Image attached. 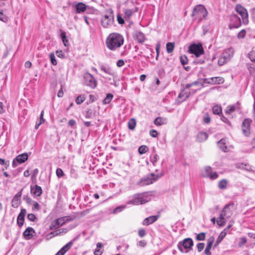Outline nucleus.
Instances as JSON below:
<instances>
[{
	"label": "nucleus",
	"mask_w": 255,
	"mask_h": 255,
	"mask_svg": "<svg viewBox=\"0 0 255 255\" xmlns=\"http://www.w3.org/2000/svg\"><path fill=\"white\" fill-rule=\"evenodd\" d=\"M174 48V43L168 42L166 44V50L168 53H171Z\"/></svg>",
	"instance_id": "obj_37"
},
{
	"label": "nucleus",
	"mask_w": 255,
	"mask_h": 255,
	"mask_svg": "<svg viewBox=\"0 0 255 255\" xmlns=\"http://www.w3.org/2000/svg\"><path fill=\"white\" fill-rule=\"evenodd\" d=\"M33 209L39 210L40 209V205L37 202H34L33 205Z\"/></svg>",
	"instance_id": "obj_62"
},
{
	"label": "nucleus",
	"mask_w": 255,
	"mask_h": 255,
	"mask_svg": "<svg viewBox=\"0 0 255 255\" xmlns=\"http://www.w3.org/2000/svg\"><path fill=\"white\" fill-rule=\"evenodd\" d=\"M214 238L213 237H211L210 238L208 239L207 241V245L206 246V248L205 250V254L206 255H211V253L210 252V250L211 249L212 244L214 242Z\"/></svg>",
	"instance_id": "obj_22"
},
{
	"label": "nucleus",
	"mask_w": 255,
	"mask_h": 255,
	"mask_svg": "<svg viewBox=\"0 0 255 255\" xmlns=\"http://www.w3.org/2000/svg\"><path fill=\"white\" fill-rule=\"evenodd\" d=\"M35 233L34 229L31 227H28L23 233V236L26 240H29L33 237V234Z\"/></svg>",
	"instance_id": "obj_21"
},
{
	"label": "nucleus",
	"mask_w": 255,
	"mask_h": 255,
	"mask_svg": "<svg viewBox=\"0 0 255 255\" xmlns=\"http://www.w3.org/2000/svg\"><path fill=\"white\" fill-rule=\"evenodd\" d=\"M49 56H50V61H51L52 64L53 65H56L57 63V61L56 60L54 54L53 53H51L50 54Z\"/></svg>",
	"instance_id": "obj_42"
},
{
	"label": "nucleus",
	"mask_w": 255,
	"mask_h": 255,
	"mask_svg": "<svg viewBox=\"0 0 255 255\" xmlns=\"http://www.w3.org/2000/svg\"><path fill=\"white\" fill-rule=\"evenodd\" d=\"M235 110H236V107L235 106H228L227 108L225 113L227 114H230L231 113H232V112L235 111Z\"/></svg>",
	"instance_id": "obj_41"
},
{
	"label": "nucleus",
	"mask_w": 255,
	"mask_h": 255,
	"mask_svg": "<svg viewBox=\"0 0 255 255\" xmlns=\"http://www.w3.org/2000/svg\"><path fill=\"white\" fill-rule=\"evenodd\" d=\"M212 111L214 114L219 115L222 113L221 107L218 105L215 106L212 108Z\"/></svg>",
	"instance_id": "obj_36"
},
{
	"label": "nucleus",
	"mask_w": 255,
	"mask_h": 255,
	"mask_svg": "<svg viewBox=\"0 0 255 255\" xmlns=\"http://www.w3.org/2000/svg\"><path fill=\"white\" fill-rule=\"evenodd\" d=\"M203 121L205 123L208 124L210 122V118L209 117L208 115H207L206 117L204 118Z\"/></svg>",
	"instance_id": "obj_63"
},
{
	"label": "nucleus",
	"mask_w": 255,
	"mask_h": 255,
	"mask_svg": "<svg viewBox=\"0 0 255 255\" xmlns=\"http://www.w3.org/2000/svg\"><path fill=\"white\" fill-rule=\"evenodd\" d=\"M149 134L152 137H155L157 136L158 133H157V132L155 130L152 129V130H150Z\"/></svg>",
	"instance_id": "obj_56"
},
{
	"label": "nucleus",
	"mask_w": 255,
	"mask_h": 255,
	"mask_svg": "<svg viewBox=\"0 0 255 255\" xmlns=\"http://www.w3.org/2000/svg\"><path fill=\"white\" fill-rule=\"evenodd\" d=\"M159 217V215H153L146 218L142 221V225L144 226H148L155 222Z\"/></svg>",
	"instance_id": "obj_18"
},
{
	"label": "nucleus",
	"mask_w": 255,
	"mask_h": 255,
	"mask_svg": "<svg viewBox=\"0 0 255 255\" xmlns=\"http://www.w3.org/2000/svg\"><path fill=\"white\" fill-rule=\"evenodd\" d=\"M114 21V16L112 9L106 11V14L101 19V23L103 27L107 28L112 25Z\"/></svg>",
	"instance_id": "obj_5"
},
{
	"label": "nucleus",
	"mask_w": 255,
	"mask_h": 255,
	"mask_svg": "<svg viewBox=\"0 0 255 255\" xmlns=\"http://www.w3.org/2000/svg\"><path fill=\"white\" fill-rule=\"evenodd\" d=\"M235 9L242 17L243 23L245 24H248L249 22V19L248 13L247 9L241 4H237L236 6Z\"/></svg>",
	"instance_id": "obj_8"
},
{
	"label": "nucleus",
	"mask_w": 255,
	"mask_h": 255,
	"mask_svg": "<svg viewBox=\"0 0 255 255\" xmlns=\"http://www.w3.org/2000/svg\"><path fill=\"white\" fill-rule=\"evenodd\" d=\"M246 34V31L245 29H242L240 32H239L237 37L239 39H242L245 37Z\"/></svg>",
	"instance_id": "obj_51"
},
{
	"label": "nucleus",
	"mask_w": 255,
	"mask_h": 255,
	"mask_svg": "<svg viewBox=\"0 0 255 255\" xmlns=\"http://www.w3.org/2000/svg\"><path fill=\"white\" fill-rule=\"evenodd\" d=\"M125 64V62L123 60L120 59L117 62V66L119 67L123 66Z\"/></svg>",
	"instance_id": "obj_61"
},
{
	"label": "nucleus",
	"mask_w": 255,
	"mask_h": 255,
	"mask_svg": "<svg viewBox=\"0 0 255 255\" xmlns=\"http://www.w3.org/2000/svg\"><path fill=\"white\" fill-rule=\"evenodd\" d=\"M117 20H118V22L120 24H122L124 23V20L120 15H118V16H117Z\"/></svg>",
	"instance_id": "obj_64"
},
{
	"label": "nucleus",
	"mask_w": 255,
	"mask_h": 255,
	"mask_svg": "<svg viewBox=\"0 0 255 255\" xmlns=\"http://www.w3.org/2000/svg\"><path fill=\"white\" fill-rule=\"evenodd\" d=\"M234 53L232 48H228L225 50L218 60V64L220 66H222L227 63L233 56Z\"/></svg>",
	"instance_id": "obj_6"
},
{
	"label": "nucleus",
	"mask_w": 255,
	"mask_h": 255,
	"mask_svg": "<svg viewBox=\"0 0 255 255\" xmlns=\"http://www.w3.org/2000/svg\"><path fill=\"white\" fill-rule=\"evenodd\" d=\"M208 14V12L203 5L199 4L196 5L192 12V15L197 19L199 21H201L203 19H206Z\"/></svg>",
	"instance_id": "obj_4"
},
{
	"label": "nucleus",
	"mask_w": 255,
	"mask_h": 255,
	"mask_svg": "<svg viewBox=\"0 0 255 255\" xmlns=\"http://www.w3.org/2000/svg\"><path fill=\"white\" fill-rule=\"evenodd\" d=\"M138 150L140 154H142L148 151V147L146 145H143L139 147Z\"/></svg>",
	"instance_id": "obj_32"
},
{
	"label": "nucleus",
	"mask_w": 255,
	"mask_h": 255,
	"mask_svg": "<svg viewBox=\"0 0 255 255\" xmlns=\"http://www.w3.org/2000/svg\"><path fill=\"white\" fill-rule=\"evenodd\" d=\"M234 205L233 203L228 204L222 210L220 217L217 220V223L219 226H224L227 220L231 217L233 214L232 209Z\"/></svg>",
	"instance_id": "obj_2"
},
{
	"label": "nucleus",
	"mask_w": 255,
	"mask_h": 255,
	"mask_svg": "<svg viewBox=\"0 0 255 255\" xmlns=\"http://www.w3.org/2000/svg\"><path fill=\"white\" fill-rule=\"evenodd\" d=\"M133 37L138 43H143L145 40V37L143 33L140 31H135L133 34Z\"/></svg>",
	"instance_id": "obj_20"
},
{
	"label": "nucleus",
	"mask_w": 255,
	"mask_h": 255,
	"mask_svg": "<svg viewBox=\"0 0 255 255\" xmlns=\"http://www.w3.org/2000/svg\"><path fill=\"white\" fill-rule=\"evenodd\" d=\"M190 93V92L187 91L186 89L182 91L178 97V99L182 98V100L180 102H182L187 99L189 97Z\"/></svg>",
	"instance_id": "obj_23"
},
{
	"label": "nucleus",
	"mask_w": 255,
	"mask_h": 255,
	"mask_svg": "<svg viewBox=\"0 0 255 255\" xmlns=\"http://www.w3.org/2000/svg\"><path fill=\"white\" fill-rule=\"evenodd\" d=\"M241 25V20L236 14H232L230 16V23L229 28H238Z\"/></svg>",
	"instance_id": "obj_13"
},
{
	"label": "nucleus",
	"mask_w": 255,
	"mask_h": 255,
	"mask_svg": "<svg viewBox=\"0 0 255 255\" xmlns=\"http://www.w3.org/2000/svg\"><path fill=\"white\" fill-rule=\"evenodd\" d=\"M251 13L253 21L255 22V8L251 9Z\"/></svg>",
	"instance_id": "obj_60"
},
{
	"label": "nucleus",
	"mask_w": 255,
	"mask_h": 255,
	"mask_svg": "<svg viewBox=\"0 0 255 255\" xmlns=\"http://www.w3.org/2000/svg\"><path fill=\"white\" fill-rule=\"evenodd\" d=\"M70 220V218L66 217L58 218L51 223L50 226V229L52 230H56L64 225L67 221Z\"/></svg>",
	"instance_id": "obj_9"
},
{
	"label": "nucleus",
	"mask_w": 255,
	"mask_h": 255,
	"mask_svg": "<svg viewBox=\"0 0 255 255\" xmlns=\"http://www.w3.org/2000/svg\"><path fill=\"white\" fill-rule=\"evenodd\" d=\"M193 245V241L191 238L185 239L182 242L179 243L178 245V249L181 252H183V248L188 249L190 248Z\"/></svg>",
	"instance_id": "obj_15"
},
{
	"label": "nucleus",
	"mask_w": 255,
	"mask_h": 255,
	"mask_svg": "<svg viewBox=\"0 0 255 255\" xmlns=\"http://www.w3.org/2000/svg\"><path fill=\"white\" fill-rule=\"evenodd\" d=\"M188 51L190 53L194 55L196 57L200 56L204 53L202 45L200 43L190 45L189 47Z\"/></svg>",
	"instance_id": "obj_7"
},
{
	"label": "nucleus",
	"mask_w": 255,
	"mask_h": 255,
	"mask_svg": "<svg viewBox=\"0 0 255 255\" xmlns=\"http://www.w3.org/2000/svg\"><path fill=\"white\" fill-rule=\"evenodd\" d=\"M125 208H126V206H124V205L117 207L114 210L113 213L114 214H117L118 213H119V212H121L122 211H123Z\"/></svg>",
	"instance_id": "obj_44"
},
{
	"label": "nucleus",
	"mask_w": 255,
	"mask_h": 255,
	"mask_svg": "<svg viewBox=\"0 0 255 255\" xmlns=\"http://www.w3.org/2000/svg\"><path fill=\"white\" fill-rule=\"evenodd\" d=\"M113 98V95L111 93L107 94L106 98L103 101V104H108L110 103Z\"/></svg>",
	"instance_id": "obj_31"
},
{
	"label": "nucleus",
	"mask_w": 255,
	"mask_h": 255,
	"mask_svg": "<svg viewBox=\"0 0 255 255\" xmlns=\"http://www.w3.org/2000/svg\"><path fill=\"white\" fill-rule=\"evenodd\" d=\"M204 246L205 245L203 243H198L197 246L198 251L199 252L202 251L204 248Z\"/></svg>",
	"instance_id": "obj_54"
},
{
	"label": "nucleus",
	"mask_w": 255,
	"mask_h": 255,
	"mask_svg": "<svg viewBox=\"0 0 255 255\" xmlns=\"http://www.w3.org/2000/svg\"><path fill=\"white\" fill-rule=\"evenodd\" d=\"M252 121L249 119H246L242 123V129L243 134L247 136L250 135V126Z\"/></svg>",
	"instance_id": "obj_12"
},
{
	"label": "nucleus",
	"mask_w": 255,
	"mask_h": 255,
	"mask_svg": "<svg viewBox=\"0 0 255 255\" xmlns=\"http://www.w3.org/2000/svg\"><path fill=\"white\" fill-rule=\"evenodd\" d=\"M18 197L17 195H15L12 200V206L16 208L18 206Z\"/></svg>",
	"instance_id": "obj_39"
},
{
	"label": "nucleus",
	"mask_w": 255,
	"mask_h": 255,
	"mask_svg": "<svg viewBox=\"0 0 255 255\" xmlns=\"http://www.w3.org/2000/svg\"><path fill=\"white\" fill-rule=\"evenodd\" d=\"M28 157L27 153H24L18 155L12 160V166L13 167H16L18 164H22L26 161Z\"/></svg>",
	"instance_id": "obj_10"
},
{
	"label": "nucleus",
	"mask_w": 255,
	"mask_h": 255,
	"mask_svg": "<svg viewBox=\"0 0 255 255\" xmlns=\"http://www.w3.org/2000/svg\"><path fill=\"white\" fill-rule=\"evenodd\" d=\"M248 57L252 62L255 63V50H252L249 53Z\"/></svg>",
	"instance_id": "obj_40"
},
{
	"label": "nucleus",
	"mask_w": 255,
	"mask_h": 255,
	"mask_svg": "<svg viewBox=\"0 0 255 255\" xmlns=\"http://www.w3.org/2000/svg\"><path fill=\"white\" fill-rule=\"evenodd\" d=\"M247 242V239L245 237H243L240 238V242H239L238 245L239 247H241L244 245H245Z\"/></svg>",
	"instance_id": "obj_53"
},
{
	"label": "nucleus",
	"mask_w": 255,
	"mask_h": 255,
	"mask_svg": "<svg viewBox=\"0 0 255 255\" xmlns=\"http://www.w3.org/2000/svg\"><path fill=\"white\" fill-rule=\"evenodd\" d=\"M227 234V229H225L219 235L218 238L217 239L216 244L214 247H216L222 241Z\"/></svg>",
	"instance_id": "obj_28"
},
{
	"label": "nucleus",
	"mask_w": 255,
	"mask_h": 255,
	"mask_svg": "<svg viewBox=\"0 0 255 255\" xmlns=\"http://www.w3.org/2000/svg\"><path fill=\"white\" fill-rule=\"evenodd\" d=\"M159 176H147L141 179L138 182V184L141 186L149 185L157 181Z\"/></svg>",
	"instance_id": "obj_16"
},
{
	"label": "nucleus",
	"mask_w": 255,
	"mask_h": 255,
	"mask_svg": "<svg viewBox=\"0 0 255 255\" xmlns=\"http://www.w3.org/2000/svg\"><path fill=\"white\" fill-rule=\"evenodd\" d=\"M124 12L127 17H130L133 12V11L130 9H125Z\"/></svg>",
	"instance_id": "obj_43"
},
{
	"label": "nucleus",
	"mask_w": 255,
	"mask_h": 255,
	"mask_svg": "<svg viewBox=\"0 0 255 255\" xmlns=\"http://www.w3.org/2000/svg\"><path fill=\"white\" fill-rule=\"evenodd\" d=\"M85 99L84 96L80 95L76 98L75 101L77 104H81L85 101Z\"/></svg>",
	"instance_id": "obj_50"
},
{
	"label": "nucleus",
	"mask_w": 255,
	"mask_h": 255,
	"mask_svg": "<svg viewBox=\"0 0 255 255\" xmlns=\"http://www.w3.org/2000/svg\"><path fill=\"white\" fill-rule=\"evenodd\" d=\"M85 83L86 85L94 88L96 86V81L94 77L89 73H86L84 75Z\"/></svg>",
	"instance_id": "obj_11"
},
{
	"label": "nucleus",
	"mask_w": 255,
	"mask_h": 255,
	"mask_svg": "<svg viewBox=\"0 0 255 255\" xmlns=\"http://www.w3.org/2000/svg\"><path fill=\"white\" fill-rule=\"evenodd\" d=\"M27 219L30 221L34 222L36 219V217L34 214L30 213L27 215Z\"/></svg>",
	"instance_id": "obj_52"
},
{
	"label": "nucleus",
	"mask_w": 255,
	"mask_h": 255,
	"mask_svg": "<svg viewBox=\"0 0 255 255\" xmlns=\"http://www.w3.org/2000/svg\"><path fill=\"white\" fill-rule=\"evenodd\" d=\"M68 232V230L66 228H62L55 231L52 232L50 234L53 237L61 235L66 234Z\"/></svg>",
	"instance_id": "obj_27"
},
{
	"label": "nucleus",
	"mask_w": 255,
	"mask_h": 255,
	"mask_svg": "<svg viewBox=\"0 0 255 255\" xmlns=\"http://www.w3.org/2000/svg\"><path fill=\"white\" fill-rule=\"evenodd\" d=\"M39 173V170L37 168H30L31 175H36Z\"/></svg>",
	"instance_id": "obj_55"
},
{
	"label": "nucleus",
	"mask_w": 255,
	"mask_h": 255,
	"mask_svg": "<svg viewBox=\"0 0 255 255\" xmlns=\"http://www.w3.org/2000/svg\"><path fill=\"white\" fill-rule=\"evenodd\" d=\"M101 70L104 72L105 73L110 75H114V72L110 67H105L104 66H102L100 67Z\"/></svg>",
	"instance_id": "obj_30"
},
{
	"label": "nucleus",
	"mask_w": 255,
	"mask_h": 255,
	"mask_svg": "<svg viewBox=\"0 0 255 255\" xmlns=\"http://www.w3.org/2000/svg\"><path fill=\"white\" fill-rule=\"evenodd\" d=\"M26 213L25 209H22L17 218V224L19 227H21L24 223V218Z\"/></svg>",
	"instance_id": "obj_17"
},
{
	"label": "nucleus",
	"mask_w": 255,
	"mask_h": 255,
	"mask_svg": "<svg viewBox=\"0 0 255 255\" xmlns=\"http://www.w3.org/2000/svg\"><path fill=\"white\" fill-rule=\"evenodd\" d=\"M217 143L218 147L223 151L228 152L229 151V148L226 145L225 139H221Z\"/></svg>",
	"instance_id": "obj_24"
},
{
	"label": "nucleus",
	"mask_w": 255,
	"mask_h": 255,
	"mask_svg": "<svg viewBox=\"0 0 255 255\" xmlns=\"http://www.w3.org/2000/svg\"><path fill=\"white\" fill-rule=\"evenodd\" d=\"M228 181L226 179L221 180L219 183V188L221 189H225L227 187Z\"/></svg>",
	"instance_id": "obj_34"
},
{
	"label": "nucleus",
	"mask_w": 255,
	"mask_h": 255,
	"mask_svg": "<svg viewBox=\"0 0 255 255\" xmlns=\"http://www.w3.org/2000/svg\"><path fill=\"white\" fill-rule=\"evenodd\" d=\"M123 36L118 33H111L107 38L106 44L108 49L115 51L121 47L124 44Z\"/></svg>",
	"instance_id": "obj_1"
},
{
	"label": "nucleus",
	"mask_w": 255,
	"mask_h": 255,
	"mask_svg": "<svg viewBox=\"0 0 255 255\" xmlns=\"http://www.w3.org/2000/svg\"><path fill=\"white\" fill-rule=\"evenodd\" d=\"M224 82V79L220 77H212L209 79L205 78L203 79V82L201 84L202 86H204L205 83L210 84H219Z\"/></svg>",
	"instance_id": "obj_14"
},
{
	"label": "nucleus",
	"mask_w": 255,
	"mask_h": 255,
	"mask_svg": "<svg viewBox=\"0 0 255 255\" xmlns=\"http://www.w3.org/2000/svg\"><path fill=\"white\" fill-rule=\"evenodd\" d=\"M136 126V121L134 119H131L128 123V127L129 129L133 130Z\"/></svg>",
	"instance_id": "obj_35"
},
{
	"label": "nucleus",
	"mask_w": 255,
	"mask_h": 255,
	"mask_svg": "<svg viewBox=\"0 0 255 255\" xmlns=\"http://www.w3.org/2000/svg\"><path fill=\"white\" fill-rule=\"evenodd\" d=\"M199 84V82L198 81H195L192 83H190V84H187L186 86H185V88L186 89H188L190 87H191V86H193V85H198Z\"/></svg>",
	"instance_id": "obj_58"
},
{
	"label": "nucleus",
	"mask_w": 255,
	"mask_h": 255,
	"mask_svg": "<svg viewBox=\"0 0 255 255\" xmlns=\"http://www.w3.org/2000/svg\"><path fill=\"white\" fill-rule=\"evenodd\" d=\"M159 159V156L157 154H154L151 157L150 160L151 162L154 165Z\"/></svg>",
	"instance_id": "obj_48"
},
{
	"label": "nucleus",
	"mask_w": 255,
	"mask_h": 255,
	"mask_svg": "<svg viewBox=\"0 0 255 255\" xmlns=\"http://www.w3.org/2000/svg\"><path fill=\"white\" fill-rule=\"evenodd\" d=\"M154 123L156 126H161L166 123V119L158 117L154 120Z\"/></svg>",
	"instance_id": "obj_29"
},
{
	"label": "nucleus",
	"mask_w": 255,
	"mask_h": 255,
	"mask_svg": "<svg viewBox=\"0 0 255 255\" xmlns=\"http://www.w3.org/2000/svg\"><path fill=\"white\" fill-rule=\"evenodd\" d=\"M0 164L4 165L5 168H7L9 165V161H5L4 159L0 158Z\"/></svg>",
	"instance_id": "obj_49"
},
{
	"label": "nucleus",
	"mask_w": 255,
	"mask_h": 255,
	"mask_svg": "<svg viewBox=\"0 0 255 255\" xmlns=\"http://www.w3.org/2000/svg\"><path fill=\"white\" fill-rule=\"evenodd\" d=\"M44 111H42L40 115V121L39 124L41 125L44 122V119H43Z\"/></svg>",
	"instance_id": "obj_57"
},
{
	"label": "nucleus",
	"mask_w": 255,
	"mask_h": 255,
	"mask_svg": "<svg viewBox=\"0 0 255 255\" xmlns=\"http://www.w3.org/2000/svg\"><path fill=\"white\" fill-rule=\"evenodd\" d=\"M138 235L140 237H143L145 235V231L143 229H140L138 231Z\"/></svg>",
	"instance_id": "obj_59"
},
{
	"label": "nucleus",
	"mask_w": 255,
	"mask_h": 255,
	"mask_svg": "<svg viewBox=\"0 0 255 255\" xmlns=\"http://www.w3.org/2000/svg\"><path fill=\"white\" fill-rule=\"evenodd\" d=\"M180 62L183 65H185L188 63V59L186 55H182L180 57Z\"/></svg>",
	"instance_id": "obj_45"
},
{
	"label": "nucleus",
	"mask_w": 255,
	"mask_h": 255,
	"mask_svg": "<svg viewBox=\"0 0 255 255\" xmlns=\"http://www.w3.org/2000/svg\"><path fill=\"white\" fill-rule=\"evenodd\" d=\"M208 134L205 132H200L197 135V140L199 142H203L208 138Z\"/></svg>",
	"instance_id": "obj_26"
},
{
	"label": "nucleus",
	"mask_w": 255,
	"mask_h": 255,
	"mask_svg": "<svg viewBox=\"0 0 255 255\" xmlns=\"http://www.w3.org/2000/svg\"><path fill=\"white\" fill-rule=\"evenodd\" d=\"M30 192L32 194L35 196H40L42 194V190L40 186L34 185L33 186L31 185Z\"/></svg>",
	"instance_id": "obj_19"
},
{
	"label": "nucleus",
	"mask_w": 255,
	"mask_h": 255,
	"mask_svg": "<svg viewBox=\"0 0 255 255\" xmlns=\"http://www.w3.org/2000/svg\"><path fill=\"white\" fill-rule=\"evenodd\" d=\"M72 245L73 242L71 241L69 242L63 247V250H65L67 252L72 247Z\"/></svg>",
	"instance_id": "obj_47"
},
{
	"label": "nucleus",
	"mask_w": 255,
	"mask_h": 255,
	"mask_svg": "<svg viewBox=\"0 0 255 255\" xmlns=\"http://www.w3.org/2000/svg\"><path fill=\"white\" fill-rule=\"evenodd\" d=\"M61 37L64 46H68L69 45V41L66 38V33L65 32H62L61 33Z\"/></svg>",
	"instance_id": "obj_33"
},
{
	"label": "nucleus",
	"mask_w": 255,
	"mask_h": 255,
	"mask_svg": "<svg viewBox=\"0 0 255 255\" xmlns=\"http://www.w3.org/2000/svg\"><path fill=\"white\" fill-rule=\"evenodd\" d=\"M204 169L206 172V175H217L216 172H212V168L210 166H206Z\"/></svg>",
	"instance_id": "obj_38"
},
{
	"label": "nucleus",
	"mask_w": 255,
	"mask_h": 255,
	"mask_svg": "<svg viewBox=\"0 0 255 255\" xmlns=\"http://www.w3.org/2000/svg\"><path fill=\"white\" fill-rule=\"evenodd\" d=\"M151 200V195L148 193H142L135 194L133 198L129 200L128 204L138 205L145 204Z\"/></svg>",
	"instance_id": "obj_3"
},
{
	"label": "nucleus",
	"mask_w": 255,
	"mask_h": 255,
	"mask_svg": "<svg viewBox=\"0 0 255 255\" xmlns=\"http://www.w3.org/2000/svg\"><path fill=\"white\" fill-rule=\"evenodd\" d=\"M196 238L198 241H203L205 238V234L204 233H199L197 235Z\"/></svg>",
	"instance_id": "obj_46"
},
{
	"label": "nucleus",
	"mask_w": 255,
	"mask_h": 255,
	"mask_svg": "<svg viewBox=\"0 0 255 255\" xmlns=\"http://www.w3.org/2000/svg\"><path fill=\"white\" fill-rule=\"evenodd\" d=\"M86 5L83 2H78L76 6V12L78 13L84 12L86 9Z\"/></svg>",
	"instance_id": "obj_25"
}]
</instances>
